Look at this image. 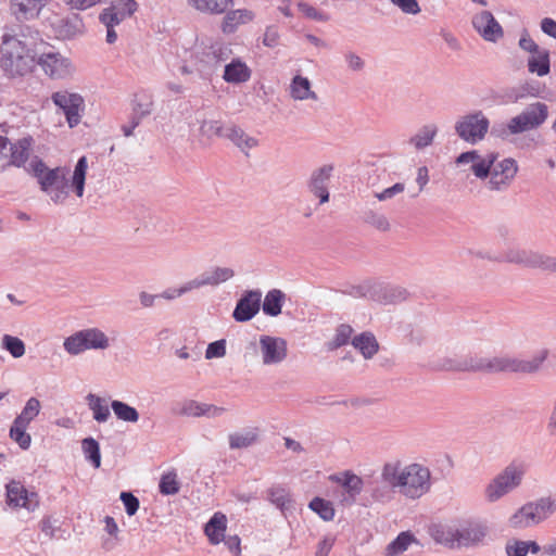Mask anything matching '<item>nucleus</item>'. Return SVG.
<instances>
[{
	"label": "nucleus",
	"instance_id": "e433bc0d",
	"mask_svg": "<svg viewBox=\"0 0 556 556\" xmlns=\"http://www.w3.org/2000/svg\"><path fill=\"white\" fill-rule=\"evenodd\" d=\"M527 66L531 74H536L539 77L547 75L551 70L549 51L541 49L539 52L532 54L528 59Z\"/></svg>",
	"mask_w": 556,
	"mask_h": 556
},
{
	"label": "nucleus",
	"instance_id": "7ed1b4c3",
	"mask_svg": "<svg viewBox=\"0 0 556 556\" xmlns=\"http://www.w3.org/2000/svg\"><path fill=\"white\" fill-rule=\"evenodd\" d=\"M27 25L5 24L0 34V71L8 79H22L36 71V52L22 39L30 35Z\"/></svg>",
	"mask_w": 556,
	"mask_h": 556
},
{
	"label": "nucleus",
	"instance_id": "052dcab7",
	"mask_svg": "<svg viewBox=\"0 0 556 556\" xmlns=\"http://www.w3.org/2000/svg\"><path fill=\"white\" fill-rule=\"evenodd\" d=\"M390 2L406 14L416 15L420 12L417 0H390Z\"/></svg>",
	"mask_w": 556,
	"mask_h": 556
},
{
	"label": "nucleus",
	"instance_id": "338daca9",
	"mask_svg": "<svg viewBox=\"0 0 556 556\" xmlns=\"http://www.w3.org/2000/svg\"><path fill=\"white\" fill-rule=\"evenodd\" d=\"M541 31L556 41V21L552 17H543L540 22Z\"/></svg>",
	"mask_w": 556,
	"mask_h": 556
},
{
	"label": "nucleus",
	"instance_id": "58836bf2",
	"mask_svg": "<svg viewBox=\"0 0 556 556\" xmlns=\"http://www.w3.org/2000/svg\"><path fill=\"white\" fill-rule=\"evenodd\" d=\"M258 439V429L250 428L241 432H233L228 435L231 450L247 448L253 445Z\"/></svg>",
	"mask_w": 556,
	"mask_h": 556
},
{
	"label": "nucleus",
	"instance_id": "a211bd4d",
	"mask_svg": "<svg viewBox=\"0 0 556 556\" xmlns=\"http://www.w3.org/2000/svg\"><path fill=\"white\" fill-rule=\"evenodd\" d=\"M333 165L325 164L312 172L307 188L312 194L319 199V204L329 201L328 184L333 173Z\"/></svg>",
	"mask_w": 556,
	"mask_h": 556
},
{
	"label": "nucleus",
	"instance_id": "c85d7f7f",
	"mask_svg": "<svg viewBox=\"0 0 556 556\" xmlns=\"http://www.w3.org/2000/svg\"><path fill=\"white\" fill-rule=\"evenodd\" d=\"M289 96L294 101H317L318 96L312 89V83L307 77L295 75L289 85Z\"/></svg>",
	"mask_w": 556,
	"mask_h": 556
},
{
	"label": "nucleus",
	"instance_id": "20e7f679",
	"mask_svg": "<svg viewBox=\"0 0 556 556\" xmlns=\"http://www.w3.org/2000/svg\"><path fill=\"white\" fill-rule=\"evenodd\" d=\"M380 480L387 482L406 500L416 501L431 491L433 481L428 466L413 462L404 464L391 459L381 466Z\"/></svg>",
	"mask_w": 556,
	"mask_h": 556
},
{
	"label": "nucleus",
	"instance_id": "79ce46f5",
	"mask_svg": "<svg viewBox=\"0 0 556 556\" xmlns=\"http://www.w3.org/2000/svg\"><path fill=\"white\" fill-rule=\"evenodd\" d=\"M268 500L282 513L289 509L292 504L290 492L280 485L273 486L268 490Z\"/></svg>",
	"mask_w": 556,
	"mask_h": 556
},
{
	"label": "nucleus",
	"instance_id": "603ef678",
	"mask_svg": "<svg viewBox=\"0 0 556 556\" xmlns=\"http://www.w3.org/2000/svg\"><path fill=\"white\" fill-rule=\"evenodd\" d=\"M343 59L349 71L362 72L366 66L365 60L354 51H346Z\"/></svg>",
	"mask_w": 556,
	"mask_h": 556
},
{
	"label": "nucleus",
	"instance_id": "8fccbe9b",
	"mask_svg": "<svg viewBox=\"0 0 556 556\" xmlns=\"http://www.w3.org/2000/svg\"><path fill=\"white\" fill-rule=\"evenodd\" d=\"M2 345L14 358H20L25 354V344L17 337L4 334Z\"/></svg>",
	"mask_w": 556,
	"mask_h": 556
},
{
	"label": "nucleus",
	"instance_id": "de8ad7c7",
	"mask_svg": "<svg viewBox=\"0 0 556 556\" xmlns=\"http://www.w3.org/2000/svg\"><path fill=\"white\" fill-rule=\"evenodd\" d=\"M394 493H397L391 485L382 480L380 483L374 484L370 489L371 498L378 503H388L392 501Z\"/></svg>",
	"mask_w": 556,
	"mask_h": 556
},
{
	"label": "nucleus",
	"instance_id": "aec40b11",
	"mask_svg": "<svg viewBox=\"0 0 556 556\" xmlns=\"http://www.w3.org/2000/svg\"><path fill=\"white\" fill-rule=\"evenodd\" d=\"M11 12L20 21L37 20L49 0H10Z\"/></svg>",
	"mask_w": 556,
	"mask_h": 556
},
{
	"label": "nucleus",
	"instance_id": "4468645a",
	"mask_svg": "<svg viewBox=\"0 0 556 556\" xmlns=\"http://www.w3.org/2000/svg\"><path fill=\"white\" fill-rule=\"evenodd\" d=\"M255 353L265 367L281 365L288 357V343L281 337L262 334L258 338Z\"/></svg>",
	"mask_w": 556,
	"mask_h": 556
},
{
	"label": "nucleus",
	"instance_id": "f8f14e48",
	"mask_svg": "<svg viewBox=\"0 0 556 556\" xmlns=\"http://www.w3.org/2000/svg\"><path fill=\"white\" fill-rule=\"evenodd\" d=\"M456 135L469 144L481 142L490 129V121L485 114L480 111H473L460 116L455 123Z\"/></svg>",
	"mask_w": 556,
	"mask_h": 556
},
{
	"label": "nucleus",
	"instance_id": "a878e982",
	"mask_svg": "<svg viewBox=\"0 0 556 556\" xmlns=\"http://www.w3.org/2000/svg\"><path fill=\"white\" fill-rule=\"evenodd\" d=\"M227 516L220 511L214 513L204 526V533L212 545H218L225 540L227 531Z\"/></svg>",
	"mask_w": 556,
	"mask_h": 556
},
{
	"label": "nucleus",
	"instance_id": "c03bdc74",
	"mask_svg": "<svg viewBox=\"0 0 556 556\" xmlns=\"http://www.w3.org/2000/svg\"><path fill=\"white\" fill-rule=\"evenodd\" d=\"M180 490V482L177 472L170 470L161 476L159 491L162 495H175Z\"/></svg>",
	"mask_w": 556,
	"mask_h": 556
},
{
	"label": "nucleus",
	"instance_id": "f257e3e1",
	"mask_svg": "<svg viewBox=\"0 0 556 556\" xmlns=\"http://www.w3.org/2000/svg\"><path fill=\"white\" fill-rule=\"evenodd\" d=\"M87 170L88 160L85 155L78 159L70 180L66 166L49 168L39 156H34L26 168L37 179L40 190L58 205L65 203L71 189L77 198L84 197Z\"/></svg>",
	"mask_w": 556,
	"mask_h": 556
},
{
	"label": "nucleus",
	"instance_id": "ddd939ff",
	"mask_svg": "<svg viewBox=\"0 0 556 556\" xmlns=\"http://www.w3.org/2000/svg\"><path fill=\"white\" fill-rule=\"evenodd\" d=\"M37 66L47 77L54 80L67 79L76 71L72 60L54 49H49L39 54L36 53Z\"/></svg>",
	"mask_w": 556,
	"mask_h": 556
},
{
	"label": "nucleus",
	"instance_id": "f704fd0d",
	"mask_svg": "<svg viewBox=\"0 0 556 556\" xmlns=\"http://www.w3.org/2000/svg\"><path fill=\"white\" fill-rule=\"evenodd\" d=\"M86 401H87L89 409L92 413V418L98 424H104V422H106L110 419V417H111V412H110L111 405L110 406L108 405L105 399H103V397H101V396H99L97 394L89 393L86 396Z\"/></svg>",
	"mask_w": 556,
	"mask_h": 556
},
{
	"label": "nucleus",
	"instance_id": "72a5a7b5",
	"mask_svg": "<svg viewBox=\"0 0 556 556\" xmlns=\"http://www.w3.org/2000/svg\"><path fill=\"white\" fill-rule=\"evenodd\" d=\"M193 10L211 15H219L227 11L232 0H186Z\"/></svg>",
	"mask_w": 556,
	"mask_h": 556
},
{
	"label": "nucleus",
	"instance_id": "f3484780",
	"mask_svg": "<svg viewBox=\"0 0 556 556\" xmlns=\"http://www.w3.org/2000/svg\"><path fill=\"white\" fill-rule=\"evenodd\" d=\"M476 33L486 42L496 43L504 37V29L494 15L486 10L477 12L471 17Z\"/></svg>",
	"mask_w": 556,
	"mask_h": 556
},
{
	"label": "nucleus",
	"instance_id": "2eb2a0df",
	"mask_svg": "<svg viewBox=\"0 0 556 556\" xmlns=\"http://www.w3.org/2000/svg\"><path fill=\"white\" fill-rule=\"evenodd\" d=\"M51 100L63 112L71 128L80 123L85 111V100L81 94L68 90H59L51 94Z\"/></svg>",
	"mask_w": 556,
	"mask_h": 556
},
{
	"label": "nucleus",
	"instance_id": "13d9d810",
	"mask_svg": "<svg viewBox=\"0 0 556 556\" xmlns=\"http://www.w3.org/2000/svg\"><path fill=\"white\" fill-rule=\"evenodd\" d=\"M521 50L534 54L541 50L539 45L531 38L527 29H523L518 41Z\"/></svg>",
	"mask_w": 556,
	"mask_h": 556
},
{
	"label": "nucleus",
	"instance_id": "2f4dec72",
	"mask_svg": "<svg viewBox=\"0 0 556 556\" xmlns=\"http://www.w3.org/2000/svg\"><path fill=\"white\" fill-rule=\"evenodd\" d=\"M351 343L357 351H359L365 359L372 358L379 351V343L376 337L369 331L355 336Z\"/></svg>",
	"mask_w": 556,
	"mask_h": 556
},
{
	"label": "nucleus",
	"instance_id": "37998d69",
	"mask_svg": "<svg viewBox=\"0 0 556 556\" xmlns=\"http://www.w3.org/2000/svg\"><path fill=\"white\" fill-rule=\"evenodd\" d=\"M81 450L86 460H88L94 468L101 466V453L98 441L93 438H86L81 441Z\"/></svg>",
	"mask_w": 556,
	"mask_h": 556
},
{
	"label": "nucleus",
	"instance_id": "412c9836",
	"mask_svg": "<svg viewBox=\"0 0 556 556\" xmlns=\"http://www.w3.org/2000/svg\"><path fill=\"white\" fill-rule=\"evenodd\" d=\"M135 13L136 11L130 9L124 0H117L102 10L99 20L104 26H117Z\"/></svg>",
	"mask_w": 556,
	"mask_h": 556
},
{
	"label": "nucleus",
	"instance_id": "5701e85b",
	"mask_svg": "<svg viewBox=\"0 0 556 556\" xmlns=\"http://www.w3.org/2000/svg\"><path fill=\"white\" fill-rule=\"evenodd\" d=\"M252 70L241 59L235 58L225 65L223 79L232 85L244 84L251 79Z\"/></svg>",
	"mask_w": 556,
	"mask_h": 556
},
{
	"label": "nucleus",
	"instance_id": "473e14b6",
	"mask_svg": "<svg viewBox=\"0 0 556 556\" xmlns=\"http://www.w3.org/2000/svg\"><path fill=\"white\" fill-rule=\"evenodd\" d=\"M413 544H419L417 538L410 531H403L386 546L383 556H400Z\"/></svg>",
	"mask_w": 556,
	"mask_h": 556
},
{
	"label": "nucleus",
	"instance_id": "680f3d73",
	"mask_svg": "<svg viewBox=\"0 0 556 556\" xmlns=\"http://www.w3.org/2000/svg\"><path fill=\"white\" fill-rule=\"evenodd\" d=\"M104 0H63L66 7H68L71 10L76 11H86L89 10L100 3H102Z\"/></svg>",
	"mask_w": 556,
	"mask_h": 556
},
{
	"label": "nucleus",
	"instance_id": "0e129e2a",
	"mask_svg": "<svg viewBox=\"0 0 556 556\" xmlns=\"http://www.w3.org/2000/svg\"><path fill=\"white\" fill-rule=\"evenodd\" d=\"M222 543H224V545L232 556H241L242 548L241 539L239 538V535H227L225 536V540L222 541Z\"/></svg>",
	"mask_w": 556,
	"mask_h": 556
},
{
	"label": "nucleus",
	"instance_id": "bb28decb",
	"mask_svg": "<svg viewBox=\"0 0 556 556\" xmlns=\"http://www.w3.org/2000/svg\"><path fill=\"white\" fill-rule=\"evenodd\" d=\"M225 138L229 139L240 151L248 155L251 149L258 146L255 137L247 134L241 127L230 124L225 128Z\"/></svg>",
	"mask_w": 556,
	"mask_h": 556
},
{
	"label": "nucleus",
	"instance_id": "9d476101",
	"mask_svg": "<svg viewBox=\"0 0 556 556\" xmlns=\"http://www.w3.org/2000/svg\"><path fill=\"white\" fill-rule=\"evenodd\" d=\"M110 346V338L98 327L75 331L63 341V349L71 356H78L89 350L103 351Z\"/></svg>",
	"mask_w": 556,
	"mask_h": 556
},
{
	"label": "nucleus",
	"instance_id": "1a4fd4ad",
	"mask_svg": "<svg viewBox=\"0 0 556 556\" xmlns=\"http://www.w3.org/2000/svg\"><path fill=\"white\" fill-rule=\"evenodd\" d=\"M556 511V501L552 496L540 497L519 507L508 519L513 529H526L536 526Z\"/></svg>",
	"mask_w": 556,
	"mask_h": 556
},
{
	"label": "nucleus",
	"instance_id": "a19ab883",
	"mask_svg": "<svg viewBox=\"0 0 556 556\" xmlns=\"http://www.w3.org/2000/svg\"><path fill=\"white\" fill-rule=\"evenodd\" d=\"M407 296L406 289L399 286H387L380 290L377 300L382 304H396L405 301Z\"/></svg>",
	"mask_w": 556,
	"mask_h": 556
},
{
	"label": "nucleus",
	"instance_id": "6e6d98bb",
	"mask_svg": "<svg viewBox=\"0 0 556 556\" xmlns=\"http://www.w3.org/2000/svg\"><path fill=\"white\" fill-rule=\"evenodd\" d=\"M225 355H226V340L225 339H220V340L210 343L205 351L206 359L220 358V357H224Z\"/></svg>",
	"mask_w": 556,
	"mask_h": 556
},
{
	"label": "nucleus",
	"instance_id": "cd10ccee",
	"mask_svg": "<svg viewBox=\"0 0 556 556\" xmlns=\"http://www.w3.org/2000/svg\"><path fill=\"white\" fill-rule=\"evenodd\" d=\"M255 13L249 9H237L226 13L222 22V31L224 34H232L241 25L253 22Z\"/></svg>",
	"mask_w": 556,
	"mask_h": 556
},
{
	"label": "nucleus",
	"instance_id": "9b49d317",
	"mask_svg": "<svg viewBox=\"0 0 556 556\" xmlns=\"http://www.w3.org/2000/svg\"><path fill=\"white\" fill-rule=\"evenodd\" d=\"M494 260L525 268L556 273V257L520 247H510Z\"/></svg>",
	"mask_w": 556,
	"mask_h": 556
},
{
	"label": "nucleus",
	"instance_id": "6e6552de",
	"mask_svg": "<svg viewBox=\"0 0 556 556\" xmlns=\"http://www.w3.org/2000/svg\"><path fill=\"white\" fill-rule=\"evenodd\" d=\"M548 117V106L543 102L528 105L521 113L511 117L507 124L494 125L491 134L500 139L539 128Z\"/></svg>",
	"mask_w": 556,
	"mask_h": 556
},
{
	"label": "nucleus",
	"instance_id": "bf43d9fd",
	"mask_svg": "<svg viewBox=\"0 0 556 556\" xmlns=\"http://www.w3.org/2000/svg\"><path fill=\"white\" fill-rule=\"evenodd\" d=\"M121 501L125 506L126 514L134 516L139 509V500L130 492H122Z\"/></svg>",
	"mask_w": 556,
	"mask_h": 556
},
{
	"label": "nucleus",
	"instance_id": "774afa93",
	"mask_svg": "<svg viewBox=\"0 0 556 556\" xmlns=\"http://www.w3.org/2000/svg\"><path fill=\"white\" fill-rule=\"evenodd\" d=\"M546 432L551 438L556 439V395L553 401L549 415L547 417Z\"/></svg>",
	"mask_w": 556,
	"mask_h": 556
},
{
	"label": "nucleus",
	"instance_id": "b1692460",
	"mask_svg": "<svg viewBox=\"0 0 556 556\" xmlns=\"http://www.w3.org/2000/svg\"><path fill=\"white\" fill-rule=\"evenodd\" d=\"M33 142L31 137H24L13 143H9L10 156L8 166L23 167L26 169L28 167L27 161L29 160Z\"/></svg>",
	"mask_w": 556,
	"mask_h": 556
},
{
	"label": "nucleus",
	"instance_id": "4be33fe9",
	"mask_svg": "<svg viewBox=\"0 0 556 556\" xmlns=\"http://www.w3.org/2000/svg\"><path fill=\"white\" fill-rule=\"evenodd\" d=\"M226 408L214 404L202 403L194 400L186 401L180 408V414L187 417L218 418L226 413Z\"/></svg>",
	"mask_w": 556,
	"mask_h": 556
},
{
	"label": "nucleus",
	"instance_id": "0eeeda50",
	"mask_svg": "<svg viewBox=\"0 0 556 556\" xmlns=\"http://www.w3.org/2000/svg\"><path fill=\"white\" fill-rule=\"evenodd\" d=\"M528 464L520 458L509 462L484 486L483 497L486 503L494 504L519 489L528 472Z\"/></svg>",
	"mask_w": 556,
	"mask_h": 556
},
{
	"label": "nucleus",
	"instance_id": "c9c22d12",
	"mask_svg": "<svg viewBox=\"0 0 556 556\" xmlns=\"http://www.w3.org/2000/svg\"><path fill=\"white\" fill-rule=\"evenodd\" d=\"M111 408L118 421L126 424H137L140 419L138 409L135 406H131L121 400H112Z\"/></svg>",
	"mask_w": 556,
	"mask_h": 556
},
{
	"label": "nucleus",
	"instance_id": "864d4df0",
	"mask_svg": "<svg viewBox=\"0 0 556 556\" xmlns=\"http://www.w3.org/2000/svg\"><path fill=\"white\" fill-rule=\"evenodd\" d=\"M299 10L307 17L318 22H327L329 16L306 2L298 3Z\"/></svg>",
	"mask_w": 556,
	"mask_h": 556
},
{
	"label": "nucleus",
	"instance_id": "7c9ffc66",
	"mask_svg": "<svg viewBox=\"0 0 556 556\" xmlns=\"http://www.w3.org/2000/svg\"><path fill=\"white\" fill-rule=\"evenodd\" d=\"M206 287L216 288L231 280L236 271L230 266H212L202 273Z\"/></svg>",
	"mask_w": 556,
	"mask_h": 556
},
{
	"label": "nucleus",
	"instance_id": "dca6fc26",
	"mask_svg": "<svg viewBox=\"0 0 556 556\" xmlns=\"http://www.w3.org/2000/svg\"><path fill=\"white\" fill-rule=\"evenodd\" d=\"M5 503L12 509L35 511L39 507V496L29 491L20 480H10L5 484Z\"/></svg>",
	"mask_w": 556,
	"mask_h": 556
},
{
	"label": "nucleus",
	"instance_id": "49530a36",
	"mask_svg": "<svg viewBox=\"0 0 556 556\" xmlns=\"http://www.w3.org/2000/svg\"><path fill=\"white\" fill-rule=\"evenodd\" d=\"M308 507L325 521L334 518L336 511L330 501L316 496L309 502Z\"/></svg>",
	"mask_w": 556,
	"mask_h": 556
},
{
	"label": "nucleus",
	"instance_id": "ea45409f",
	"mask_svg": "<svg viewBox=\"0 0 556 556\" xmlns=\"http://www.w3.org/2000/svg\"><path fill=\"white\" fill-rule=\"evenodd\" d=\"M41 409V404L37 397H29L22 412L15 417L13 420L14 424H17L22 427H28L30 422L39 415Z\"/></svg>",
	"mask_w": 556,
	"mask_h": 556
},
{
	"label": "nucleus",
	"instance_id": "69168bd1",
	"mask_svg": "<svg viewBox=\"0 0 556 556\" xmlns=\"http://www.w3.org/2000/svg\"><path fill=\"white\" fill-rule=\"evenodd\" d=\"M507 556H527V549L523 547V541L513 540L505 546Z\"/></svg>",
	"mask_w": 556,
	"mask_h": 556
},
{
	"label": "nucleus",
	"instance_id": "e2e57ef3",
	"mask_svg": "<svg viewBox=\"0 0 556 556\" xmlns=\"http://www.w3.org/2000/svg\"><path fill=\"white\" fill-rule=\"evenodd\" d=\"M336 542V536L332 534L325 535L317 544L315 556H328Z\"/></svg>",
	"mask_w": 556,
	"mask_h": 556
},
{
	"label": "nucleus",
	"instance_id": "4c0bfd02",
	"mask_svg": "<svg viewBox=\"0 0 556 556\" xmlns=\"http://www.w3.org/2000/svg\"><path fill=\"white\" fill-rule=\"evenodd\" d=\"M286 300L285 293L279 289H273L265 295L262 308L263 313L270 317H276L281 313L283 302Z\"/></svg>",
	"mask_w": 556,
	"mask_h": 556
},
{
	"label": "nucleus",
	"instance_id": "3c124183",
	"mask_svg": "<svg viewBox=\"0 0 556 556\" xmlns=\"http://www.w3.org/2000/svg\"><path fill=\"white\" fill-rule=\"evenodd\" d=\"M225 128L220 122L213 121V119H204L202 121L200 125V134L202 137H205L207 139H211L215 136L217 137H224L225 136Z\"/></svg>",
	"mask_w": 556,
	"mask_h": 556
},
{
	"label": "nucleus",
	"instance_id": "393cba45",
	"mask_svg": "<svg viewBox=\"0 0 556 556\" xmlns=\"http://www.w3.org/2000/svg\"><path fill=\"white\" fill-rule=\"evenodd\" d=\"M330 480L345 490L350 502H354L364 489V480L351 470L330 476Z\"/></svg>",
	"mask_w": 556,
	"mask_h": 556
},
{
	"label": "nucleus",
	"instance_id": "39448f33",
	"mask_svg": "<svg viewBox=\"0 0 556 556\" xmlns=\"http://www.w3.org/2000/svg\"><path fill=\"white\" fill-rule=\"evenodd\" d=\"M431 539L448 548H468L483 544L488 535L486 525L475 517H457L432 523L429 527Z\"/></svg>",
	"mask_w": 556,
	"mask_h": 556
},
{
	"label": "nucleus",
	"instance_id": "5fc2aeb1",
	"mask_svg": "<svg viewBox=\"0 0 556 556\" xmlns=\"http://www.w3.org/2000/svg\"><path fill=\"white\" fill-rule=\"evenodd\" d=\"M280 41V33L276 25H268L265 28L262 43L267 48H276Z\"/></svg>",
	"mask_w": 556,
	"mask_h": 556
},
{
	"label": "nucleus",
	"instance_id": "09e8293b",
	"mask_svg": "<svg viewBox=\"0 0 556 556\" xmlns=\"http://www.w3.org/2000/svg\"><path fill=\"white\" fill-rule=\"evenodd\" d=\"M28 427H22L17 424H12L9 435L22 448L28 450L31 443V437L27 433Z\"/></svg>",
	"mask_w": 556,
	"mask_h": 556
},
{
	"label": "nucleus",
	"instance_id": "f03ea898",
	"mask_svg": "<svg viewBox=\"0 0 556 556\" xmlns=\"http://www.w3.org/2000/svg\"><path fill=\"white\" fill-rule=\"evenodd\" d=\"M456 166H469V172L476 179L483 181L490 192H506L519 173L518 161L511 156L498 160L497 152L481 154L479 150L462 152L455 159Z\"/></svg>",
	"mask_w": 556,
	"mask_h": 556
},
{
	"label": "nucleus",
	"instance_id": "6ab92c4d",
	"mask_svg": "<svg viewBox=\"0 0 556 556\" xmlns=\"http://www.w3.org/2000/svg\"><path fill=\"white\" fill-rule=\"evenodd\" d=\"M262 292L250 290L237 302L232 317L236 321L244 323L251 320L260 311Z\"/></svg>",
	"mask_w": 556,
	"mask_h": 556
},
{
	"label": "nucleus",
	"instance_id": "c756f323",
	"mask_svg": "<svg viewBox=\"0 0 556 556\" xmlns=\"http://www.w3.org/2000/svg\"><path fill=\"white\" fill-rule=\"evenodd\" d=\"M439 128L434 123H429L421 126L409 139L408 144L415 150L421 151L432 146Z\"/></svg>",
	"mask_w": 556,
	"mask_h": 556
},
{
	"label": "nucleus",
	"instance_id": "4d7b16f0",
	"mask_svg": "<svg viewBox=\"0 0 556 556\" xmlns=\"http://www.w3.org/2000/svg\"><path fill=\"white\" fill-rule=\"evenodd\" d=\"M405 191V184L396 182L393 186L383 189L382 191L375 192V198L379 201H387L393 199L397 194H401Z\"/></svg>",
	"mask_w": 556,
	"mask_h": 556
},
{
	"label": "nucleus",
	"instance_id": "a18cd8bd",
	"mask_svg": "<svg viewBox=\"0 0 556 556\" xmlns=\"http://www.w3.org/2000/svg\"><path fill=\"white\" fill-rule=\"evenodd\" d=\"M353 334V328L350 325L341 324L336 328L333 338L327 343L329 351L338 350L341 346L346 345Z\"/></svg>",
	"mask_w": 556,
	"mask_h": 556
},
{
	"label": "nucleus",
	"instance_id": "423d86ee",
	"mask_svg": "<svg viewBox=\"0 0 556 556\" xmlns=\"http://www.w3.org/2000/svg\"><path fill=\"white\" fill-rule=\"evenodd\" d=\"M549 356L547 349H541L529 358H521L511 355H501L479 358L470 363H454L448 361L442 367L447 370H473L486 372H510L532 375L539 372Z\"/></svg>",
	"mask_w": 556,
	"mask_h": 556
}]
</instances>
